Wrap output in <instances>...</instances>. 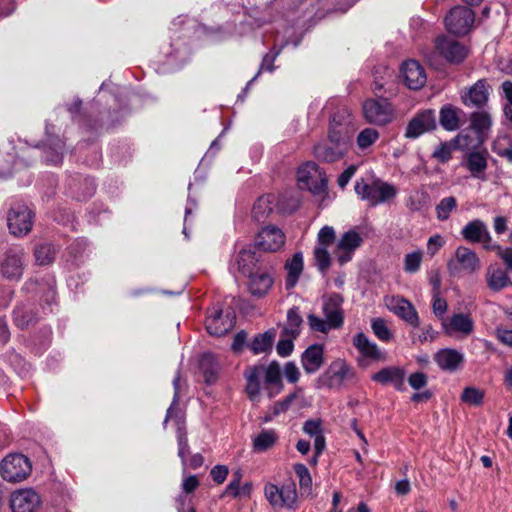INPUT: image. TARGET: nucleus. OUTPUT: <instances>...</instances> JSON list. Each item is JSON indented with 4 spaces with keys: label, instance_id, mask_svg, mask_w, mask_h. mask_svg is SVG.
Instances as JSON below:
<instances>
[{
    "label": "nucleus",
    "instance_id": "obj_1",
    "mask_svg": "<svg viewBox=\"0 0 512 512\" xmlns=\"http://www.w3.org/2000/svg\"><path fill=\"white\" fill-rule=\"evenodd\" d=\"M244 377L247 381L246 393L253 402L259 401L262 381L264 388L268 390L269 398H273L282 389L280 365L276 361L268 365L248 366L244 371Z\"/></svg>",
    "mask_w": 512,
    "mask_h": 512
},
{
    "label": "nucleus",
    "instance_id": "obj_2",
    "mask_svg": "<svg viewBox=\"0 0 512 512\" xmlns=\"http://www.w3.org/2000/svg\"><path fill=\"white\" fill-rule=\"evenodd\" d=\"M356 194L369 202L371 206L388 202L397 195V189L393 184L375 179L372 183H366L364 179L357 180L354 186Z\"/></svg>",
    "mask_w": 512,
    "mask_h": 512
},
{
    "label": "nucleus",
    "instance_id": "obj_3",
    "mask_svg": "<svg viewBox=\"0 0 512 512\" xmlns=\"http://www.w3.org/2000/svg\"><path fill=\"white\" fill-rule=\"evenodd\" d=\"M236 324V315L232 309L224 311L220 303L214 304L207 310L205 327L207 332L216 337L229 333Z\"/></svg>",
    "mask_w": 512,
    "mask_h": 512
},
{
    "label": "nucleus",
    "instance_id": "obj_4",
    "mask_svg": "<svg viewBox=\"0 0 512 512\" xmlns=\"http://www.w3.org/2000/svg\"><path fill=\"white\" fill-rule=\"evenodd\" d=\"M354 369L344 360H334L326 371L318 378L319 387L339 389L346 381L355 380Z\"/></svg>",
    "mask_w": 512,
    "mask_h": 512
},
{
    "label": "nucleus",
    "instance_id": "obj_5",
    "mask_svg": "<svg viewBox=\"0 0 512 512\" xmlns=\"http://www.w3.org/2000/svg\"><path fill=\"white\" fill-rule=\"evenodd\" d=\"M264 495L269 504L274 508H287L296 510L298 507V494L294 482H289L278 487L275 484L267 483L264 486Z\"/></svg>",
    "mask_w": 512,
    "mask_h": 512
},
{
    "label": "nucleus",
    "instance_id": "obj_6",
    "mask_svg": "<svg viewBox=\"0 0 512 512\" xmlns=\"http://www.w3.org/2000/svg\"><path fill=\"white\" fill-rule=\"evenodd\" d=\"M297 180L301 189H307L318 195L327 189V177L323 170L312 161L306 162L297 170Z\"/></svg>",
    "mask_w": 512,
    "mask_h": 512
},
{
    "label": "nucleus",
    "instance_id": "obj_7",
    "mask_svg": "<svg viewBox=\"0 0 512 512\" xmlns=\"http://www.w3.org/2000/svg\"><path fill=\"white\" fill-rule=\"evenodd\" d=\"M364 119L372 125L385 126L394 117V109L387 98H370L362 105Z\"/></svg>",
    "mask_w": 512,
    "mask_h": 512
},
{
    "label": "nucleus",
    "instance_id": "obj_8",
    "mask_svg": "<svg viewBox=\"0 0 512 512\" xmlns=\"http://www.w3.org/2000/svg\"><path fill=\"white\" fill-rule=\"evenodd\" d=\"M34 223V212L24 203H14L7 214V225L11 234L21 237L27 235Z\"/></svg>",
    "mask_w": 512,
    "mask_h": 512
},
{
    "label": "nucleus",
    "instance_id": "obj_9",
    "mask_svg": "<svg viewBox=\"0 0 512 512\" xmlns=\"http://www.w3.org/2000/svg\"><path fill=\"white\" fill-rule=\"evenodd\" d=\"M32 470L30 460L22 454H10L0 464V473L4 480L12 483L26 479Z\"/></svg>",
    "mask_w": 512,
    "mask_h": 512
},
{
    "label": "nucleus",
    "instance_id": "obj_10",
    "mask_svg": "<svg viewBox=\"0 0 512 512\" xmlns=\"http://www.w3.org/2000/svg\"><path fill=\"white\" fill-rule=\"evenodd\" d=\"M437 128L436 114L433 109L419 110L408 121L405 128L404 137L409 140H415L426 133H430Z\"/></svg>",
    "mask_w": 512,
    "mask_h": 512
},
{
    "label": "nucleus",
    "instance_id": "obj_11",
    "mask_svg": "<svg viewBox=\"0 0 512 512\" xmlns=\"http://www.w3.org/2000/svg\"><path fill=\"white\" fill-rule=\"evenodd\" d=\"M352 115L346 106L339 107L332 115L328 140L335 144H346L349 139Z\"/></svg>",
    "mask_w": 512,
    "mask_h": 512
},
{
    "label": "nucleus",
    "instance_id": "obj_12",
    "mask_svg": "<svg viewBox=\"0 0 512 512\" xmlns=\"http://www.w3.org/2000/svg\"><path fill=\"white\" fill-rule=\"evenodd\" d=\"M481 267L477 254L468 247L459 246L455 250V259L447 263V269L451 276H457L462 270L467 273H474Z\"/></svg>",
    "mask_w": 512,
    "mask_h": 512
},
{
    "label": "nucleus",
    "instance_id": "obj_13",
    "mask_svg": "<svg viewBox=\"0 0 512 512\" xmlns=\"http://www.w3.org/2000/svg\"><path fill=\"white\" fill-rule=\"evenodd\" d=\"M23 289L28 293H35L40 295L41 301L45 303L43 306V313H52V305L56 299L55 280L52 277L48 278H30L23 286Z\"/></svg>",
    "mask_w": 512,
    "mask_h": 512
},
{
    "label": "nucleus",
    "instance_id": "obj_14",
    "mask_svg": "<svg viewBox=\"0 0 512 512\" xmlns=\"http://www.w3.org/2000/svg\"><path fill=\"white\" fill-rule=\"evenodd\" d=\"M475 15L472 9L456 6L445 17L446 29L455 35H466L472 27Z\"/></svg>",
    "mask_w": 512,
    "mask_h": 512
},
{
    "label": "nucleus",
    "instance_id": "obj_15",
    "mask_svg": "<svg viewBox=\"0 0 512 512\" xmlns=\"http://www.w3.org/2000/svg\"><path fill=\"white\" fill-rule=\"evenodd\" d=\"M24 271V251L20 248H11L4 254L0 262V273L9 281H19Z\"/></svg>",
    "mask_w": 512,
    "mask_h": 512
},
{
    "label": "nucleus",
    "instance_id": "obj_16",
    "mask_svg": "<svg viewBox=\"0 0 512 512\" xmlns=\"http://www.w3.org/2000/svg\"><path fill=\"white\" fill-rule=\"evenodd\" d=\"M353 345L360 353L358 364L367 366L368 361H385L386 354L380 350L376 343L372 342L363 332H358L353 337Z\"/></svg>",
    "mask_w": 512,
    "mask_h": 512
},
{
    "label": "nucleus",
    "instance_id": "obj_17",
    "mask_svg": "<svg viewBox=\"0 0 512 512\" xmlns=\"http://www.w3.org/2000/svg\"><path fill=\"white\" fill-rule=\"evenodd\" d=\"M435 47L443 58L453 64L463 62L468 55V49L463 44L445 35L436 38Z\"/></svg>",
    "mask_w": 512,
    "mask_h": 512
},
{
    "label": "nucleus",
    "instance_id": "obj_18",
    "mask_svg": "<svg viewBox=\"0 0 512 512\" xmlns=\"http://www.w3.org/2000/svg\"><path fill=\"white\" fill-rule=\"evenodd\" d=\"M489 84L486 79H479L469 88L460 92L462 103L470 108H482L489 99Z\"/></svg>",
    "mask_w": 512,
    "mask_h": 512
},
{
    "label": "nucleus",
    "instance_id": "obj_19",
    "mask_svg": "<svg viewBox=\"0 0 512 512\" xmlns=\"http://www.w3.org/2000/svg\"><path fill=\"white\" fill-rule=\"evenodd\" d=\"M40 504V496L32 488L17 490L12 493L10 499L12 512H35Z\"/></svg>",
    "mask_w": 512,
    "mask_h": 512
},
{
    "label": "nucleus",
    "instance_id": "obj_20",
    "mask_svg": "<svg viewBox=\"0 0 512 512\" xmlns=\"http://www.w3.org/2000/svg\"><path fill=\"white\" fill-rule=\"evenodd\" d=\"M285 243V235L281 229L275 226L263 228L257 235L255 247L265 252H276Z\"/></svg>",
    "mask_w": 512,
    "mask_h": 512
},
{
    "label": "nucleus",
    "instance_id": "obj_21",
    "mask_svg": "<svg viewBox=\"0 0 512 512\" xmlns=\"http://www.w3.org/2000/svg\"><path fill=\"white\" fill-rule=\"evenodd\" d=\"M344 302L343 296L339 293L333 292L323 299V314L327 321L331 324L333 329H339L344 322V313L342 304Z\"/></svg>",
    "mask_w": 512,
    "mask_h": 512
},
{
    "label": "nucleus",
    "instance_id": "obj_22",
    "mask_svg": "<svg viewBox=\"0 0 512 512\" xmlns=\"http://www.w3.org/2000/svg\"><path fill=\"white\" fill-rule=\"evenodd\" d=\"M363 243L360 234L355 230L345 232L339 239L335 254L338 262L343 265L352 259V255Z\"/></svg>",
    "mask_w": 512,
    "mask_h": 512
},
{
    "label": "nucleus",
    "instance_id": "obj_23",
    "mask_svg": "<svg viewBox=\"0 0 512 512\" xmlns=\"http://www.w3.org/2000/svg\"><path fill=\"white\" fill-rule=\"evenodd\" d=\"M386 305L391 312H393L407 324L414 328L419 327V316L411 302L404 299L403 297L396 296L391 297Z\"/></svg>",
    "mask_w": 512,
    "mask_h": 512
},
{
    "label": "nucleus",
    "instance_id": "obj_24",
    "mask_svg": "<svg viewBox=\"0 0 512 512\" xmlns=\"http://www.w3.org/2000/svg\"><path fill=\"white\" fill-rule=\"evenodd\" d=\"M488 152L486 149L472 150L465 154L462 166L471 174V177L486 180L485 171L488 167Z\"/></svg>",
    "mask_w": 512,
    "mask_h": 512
},
{
    "label": "nucleus",
    "instance_id": "obj_25",
    "mask_svg": "<svg viewBox=\"0 0 512 512\" xmlns=\"http://www.w3.org/2000/svg\"><path fill=\"white\" fill-rule=\"evenodd\" d=\"M53 126L46 125V141L43 144V157L47 164L59 165L63 161L64 142L51 133Z\"/></svg>",
    "mask_w": 512,
    "mask_h": 512
},
{
    "label": "nucleus",
    "instance_id": "obj_26",
    "mask_svg": "<svg viewBox=\"0 0 512 512\" xmlns=\"http://www.w3.org/2000/svg\"><path fill=\"white\" fill-rule=\"evenodd\" d=\"M401 76L405 85L413 90L422 88L427 80L424 68L415 60H407L402 64Z\"/></svg>",
    "mask_w": 512,
    "mask_h": 512
},
{
    "label": "nucleus",
    "instance_id": "obj_27",
    "mask_svg": "<svg viewBox=\"0 0 512 512\" xmlns=\"http://www.w3.org/2000/svg\"><path fill=\"white\" fill-rule=\"evenodd\" d=\"M406 372L399 366H389L382 368L371 376L372 381L382 385L391 384L398 391L405 390Z\"/></svg>",
    "mask_w": 512,
    "mask_h": 512
},
{
    "label": "nucleus",
    "instance_id": "obj_28",
    "mask_svg": "<svg viewBox=\"0 0 512 512\" xmlns=\"http://www.w3.org/2000/svg\"><path fill=\"white\" fill-rule=\"evenodd\" d=\"M324 364V347L312 344L301 354V365L307 374L316 373Z\"/></svg>",
    "mask_w": 512,
    "mask_h": 512
},
{
    "label": "nucleus",
    "instance_id": "obj_29",
    "mask_svg": "<svg viewBox=\"0 0 512 512\" xmlns=\"http://www.w3.org/2000/svg\"><path fill=\"white\" fill-rule=\"evenodd\" d=\"M255 249V245H248L242 248L235 258V263L230 266V270L233 271L236 268L244 276L254 272L259 261Z\"/></svg>",
    "mask_w": 512,
    "mask_h": 512
},
{
    "label": "nucleus",
    "instance_id": "obj_30",
    "mask_svg": "<svg viewBox=\"0 0 512 512\" xmlns=\"http://www.w3.org/2000/svg\"><path fill=\"white\" fill-rule=\"evenodd\" d=\"M434 360L442 370L455 372L463 364L464 355L456 349L445 348L435 354Z\"/></svg>",
    "mask_w": 512,
    "mask_h": 512
},
{
    "label": "nucleus",
    "instance_id": "obj_31",
    "mask_svg": "<svg viewBox=\"0 0 512 512\" xmlns=\"http://www.w3.org/2000/svg\"><path fill=\"white\" fill-rule=\"evenodd\" d=\"M69 190L72 195L80 201L92 197L96 190L95 182L88 176L76 175L68 182Z\"/></svg>",
    "mask_w": 512,
    "mask_h": 512
},
{
    "label": "nucleus",
    "instance_id": "obj_32",
    "mask_svg": "<svg viewBox=\"0 0 512 512\" xmlns=\"http://www.w3.org/2000/svg\"><path fill=\"white\" fill-rule=\"evenodd\" d=\"M462 237L470 243H479L483 237L490 239V232L484 221L473 219L469 221L461 230Z\"/></svg>",
    "mask_w": 512,
    "mask_h": 512
},
{
    "label": "nucleus",
    "instance_id": "obj_33",
    "mask_svg": "<svg viewBox=\"0 0 512 512\" xmlns=\"http://www.w3.org/2000/svg\"><path fill=\"white\" fill-rule=\"evenodd\" d=\"M172 419L175 420L177 426L176 439L178 445V457L181 459V464L185 471L187 467V455L190 453L187 430L182 416L175 414Z\"/></svg>",
    "mask_w": 512,
    "mask_h": 512
},
{
    "label": "nucleus",
    "instance_id": "obj_34",
    "mask_svg": "<svg viewBox=\"0 0 512 512\" xmlns=\"http://www.w3.org/2000/svg\"><path fill=\"white\" fill-rule=\"evenodd\" d=\"M485 280L488 288L494 292L501 291L511 284L506 270L497 265L488 266Z\"/></svg>",
    "mask_w": 512,
    "mask_h": 512
},
{
    "label": "nucleus",
    "instance_id": "obj_35",
    "mask_svg": "<svg viewBox=\"0 0 512 512\" xmlns=\"http://www.w3.org/2000/svg\"><path fill=\"white\" fill-rule=\"evenodd\" d=\"M344 145L345 144L331 143L330 141H329V143H327V142L319 143L314 146V150H313L314 156L319 161H322V162H326V163L335 162L343 157L344 150L342 149V146H344Z\"/></svg>",
    "mask_w": 512,
    "mask_h": 512
},
{
    "label": "nucleus",
    "instance_id": "obj_36",
    "mask_svg": "<svg viewBox=\"0 0 512 512\" xmlns=\"http://www.w3.org/2000/svg\"><path fill=\"white\" fill-rule=\"evenodd\" d=\"M249 278V290L257 297L264 296L273 284V278L266 272H252L246 275Z\"/></svg>",
    "mask_w": 512,
    "mask_h": 512
},
{
    "label": "nucleus",
    "instance_id": "obj_37",
    "mask_svg": "<svg viewBox=\"0 0 512 512\" xmlns=\"http://www.w3.org/2000/svg\"><path fill=\"white\" fill-rule=\"evenodd\" d=\"M474 329L472 318L464 313L454 314L450 317L449 323L445 325L448 334L452 332H460L463 335H470Z\"/></svg>",
    "mask_w": 512,
    "mask_h": 512
},
{
    "label": "nucleus",
    "instance_id": "obj_38",
    "mask_svg": "<svg viewBox=\"0 0 512 512\" xmlns=\"http://www.w3.org/2000/svg\"><path fill=\"white\" fill-rule=\"evenodd\" d=\"M38 316L31 305L21 304L13 310V320L20 329L28 328L38 321Z\"/></svg>",
    "mask_w": 512,
    "mask_h": 512
},
{
    "label": "nucleus",
    "instance_id": "obj_39",
    "mask_svg": "<svg viewBox=\"0 0 512 512\" xmlns=\"http://www.w3.org/2000/svg\"><path fill=\"white\" fill-rule=\"evenodd\" d=\"M58 253V247L51 242H41L35 245L33 254L38 265L46 266L52 264Z\"/></svg>",
    "mask_w": 512,
    "mask_h": 512
},
{
    "label": "nucleus",
    "instance_id": "obj_40",
    "mask_svg": "<svg viewBox=\"0 0 512 512\" xmlns=\"http://www.w3.org/2000/svg\"><path fill=\"white\" fill-rule=\"evenodd\" d=\"M285 268L287 270L286 288L291 289L296 285L303 270L302 253H295L293 257L286 262Z\"/></svg>",
    "mask_w": 512,
    "mask_h": 512
},
{
    "label": "nucleus",
    "instance_id": "obj_41",
    "mask_svg": "<svg viewBox=\"0 0 512 512\" xmlns=\"http://www.w3.org/2000/svg\"><path fill=\"white\" fill-rule=\"evenodd\" d=\"M405 206L411 212H419L430 206V196L424 189L412 190L405 199Z\"/></svg>",
    "mask_w": 512,
    "mask_h": 512
},
{
    "label": "nucleus",
    "instance_id": "obj_42",
    "mask_svg": "<svg viewBox=\"0 0 512 512\" xmlns=\"http://www.w3.org/2000/svg\"><path fill=\"white\" fill-rule=\"evenodd\" d=\"M459 112L460 109L445 105L439 112V123L446 131H455L459 128Z\"/></svg>",
    "mask_w": 512,
    "mask_h": 512
},
{
    "label": "nucleus",
    "instance_id": "obj_43",
    "mask_svg": "<svg viewBox=\"0 0 512 512\" xmlns=\"http://www.w3.org/2000/svg\"><path fill=\"white\" fill-rule=\"evenodd\" d=\"M303 320L297 307H292L287 312V323L281 331V336L296 339L300 334V327Z\"/></svg>",
    "mask_w": 512,
    "mask_h": 512
},
{
    "label": "nucleus",
    "instance_id": "obj_44",
    "mask_svg": "<svg viewBox=\"0 0 512 512\" xmlns=\"http://www.w3.org/2000/svg\"><path fill=\"white\" fill-rule=\"evenodd\" d=\"M275 330H268L262 334L256 335L251 344L250 349L254 354H260L268 352L272 349V345L275 339Z\"/></svg>",
    "mask_w": 512,
    "mask_h": 512
},
{
    "label": "nucleus",
    "instance_id": "obj_45",
    "mask_svg": "<svg viewBox=\"0 0 512 512\" xmlns=\"http://www.w3.org/2000/svg\"><path fill=\"white\" fill-rule=\"evenodd\" d=\"M467 136L459 134L449 142H441L433 151L432 157L441 163H447L452 158V152L455 150L460 139H466Z\"/></svg>",
    "mask_w": 512,
    "mask_h": 512
},
{
    "label": "nucleus",
    "instance_id": "obj_46",
    "mask_svg": "<svg viewBox=\"0 0 512 512\" xmlns=\"http://www.w3.org/2000/svg\"><path fill=\"white\" fill-rule=\"evenodd\" d=\"M283 46L284 45H281V47L278 50H275V48H273L270 53H267L263 57L260 69L258 70L256 75L251 80L248 81V83L246 84V87L244 88L243 92L238 95V98H242L246 94V92L250 88V85L254 81H256V79L259 77V75L261 74L262 71H264V70L265 71H269V72L274 71V69H275L274 61L277 58V56L280 54V51L283 48Z\"/></svg>",
    "mask_w": 512,
    "mask_h": 512
},
{
    "label": "nucleus",
    "instance_id": "obj_47",
    "mask_svg": "<svg viewBox=\"0 0 512 512\" xmlns=\"http://www.w3.org/2000/svg\"><path fill=\"white\" fill-rule=\"evenodd\" d=\"M278 436L274 430H263L253 439V449L255 452H265L271 448L277 441Z\"/></svg>",
    "mask_w": 512,
    "mask_h": 512
},
{
    "label": "nucleus",
    "instance_id": "obj_48",
    "mask_svg": "<svg viewBox=\"0 0 512 512\" xmlns=\"http://www.w3.org/2000/svg\"><path fill=\"white\" fill-rule=\"evenodd\" d=\"M491 125V116L486 111L473 112L470 116V126L478 135L488 131Z\"/></svg>",
    "mask_w": 512,
    "mask_h": 512
},
{
    "label": "nucleus",
    "instance_id": "obj_49",
    "mask_svg": "<svg viewBox=\"0 0 512 512\" xmlns=\"http://www.w3.org/2000/svg\"><path fill=\"white\" fill-rule=\"evenodd\" d=\"M272 198V195L261 196L254 203L252 215L256 221L262 222L273 211V208L271 206Z\"/></svg>",
    "mask_w": 512,
    "mask_h": 512
},
{
    "label": "nucleus",
    "instance_id": "obj_50",
    "mask_svg": "<svg viewBox=\"0 0 512 512\" xmlns=\"http://www.w3.org/2000/svg\"><path fill=\"white\" fill-rule=\"evenodd\" d=\"M492 150L499 157L506 159L512 163V140L509 136H499L494 141Z\"/></svg>",
    "mask_w": 512,
    "mask_h": 512
},
{
    "label": "nucleus",
    "instance_id": "obj_51",
    "mask_svg": "<svg viewBox=\"0 0 512 512\" xmlns=\"http://www.w3.org/2000/svg\"><path fill=\"white\" fill-rule=\"evenodd\" d=\"M457 208V200L453 196L445 197L440 200V202L436 205L435 211L436 216L439 221H446L449 219L450 214L456 210Z\"/></svg>",
    "mask_w": 512,
    "mask_h": 512
},
{
    "label": "nucleus",
    "instance_id": "obj_52",
    "mask_svg": "<svg viewBox=\"0 0 512 512\" xmlns=\"http://www.w3.org/2000/svg\"><path fill=\"white\" fill-rule=\"evenodd\" d=\"M380 137L378 130L374 128H365L357 135L356 143L360 150L365 151L370 148Z\"/></svg>",
    "mask_w": 512,
    "mask_h": 512
},
{
    "label": "nucleus",
    "instance_id": "obj_53",
    "mask_svg": "<svg viewBox=\"0 0 512 512\" xmlns=\"http://www.w3.org/2000/svg\"><path fill=\"white\" fill-rule=\"evenodd\" d=\"M371 328L375 336L383 342H389L393 338V333L387 326L386 321L382 318L373 319Z\"/></svg>",
    "mask_w": 512,
    "mask_h": 512
},
{
    "label": "nucleus",
    "instance_id": "obj_54",
    "mask_svg": "<svg viewBox=\"0 0 512 512\" xmlns=\"http://www.w3.org/2000/svg\"><path fill=\"white\" fill-rule=\"evenodd\" d=\"M294 472L299 480V486L304 492L310 493L312 489V478L308 468L301 463L294 465Z\"/></svg>",
    "mask_w": 512,
    "mask_h": 512
},
{
    "label": "nucleus",
    "instance_id": "obj_55",
    "mask_svg": "<svg viewBox=\"0 0 512 512\" xmlns=\"http://www.w3.org/2000/svg\"><path fill=\"white\" fill-rule=\"evenodd\" d=\"M484 395L483 390L469 386L463 390L461 400L469 405L480 406L483 403Z\"/></svg>",
    "mask_w": 512,
    "mask_h": 512
},
{
    "label": "nucleus",
    "instance_id": "obj_56",
    "mask_svg": "<svg viewBox=\"0 0 512 512\" xmlns=\"http://www.w3.org/2000/svg\"><path fill=\"white\" fill-rule=\"evenodd\" d=\"M315 264L319 271L325 272L331 265V257L328 248L324 246H316L314 249Z\"/></svg>",
    "mask_w": 512,
    "mask_h": 512
},
{
    "label": "nucleus",
    "instance_id": "obj_57",
    "mask_svg": "<svg viewBox=\"0 0 512 512\" xmlns=\"http://www.w3.org/2000/svg\"><path fill=\"white\" fill-rule=\"evenodd\" d=\"M422 256L420 250L408 253L404 258V270L407 273L417 272L422 262Z\"/></svg>",
    "mask_w": 512,
    "mask_h": 512
},
{
    "label": "nucleus",
    "instance_id": "obj_58",
    "mask_svg": "<svg viewBox=\"0 0 512 512\" xmlns=\"http://www.w3.org/2000/svg\"><path fill=\"white\" fill-rule=\"evenodd\" d=\"M308 325L311 330L321 333H328L329 330L333 329L327 319H322L315 314H309L307 317Z\"/></svg>",
    "mask_w": 512,
    "mask_h": 512
},
{
    "label": "nucleus",
    "instance_id": "obj_59",
    "mask_svg": "<svg viewBox=\"0 0 512 512\" xmlns=\"http://www.w3.org/2000/svg\"><path fill=\"white\" fill-rule=\"evenodd\" d=\"M335 230L331 226H324L317 235V246L328 248L335 241Z\"/></svg>",
    "mask_w": 512,
    "mask_h": 512
},
{
    "label": "nucleus",
    "instance_id": "obj_60",
    "mask_svg": "<svg viewBox=\"0 0 512 512\" xmlns=\"http://www.w3.org/2000/svg\"><path fill=\"white\" fill-rule=\"evenodd\" d=\"M179 383H180V371L178 370L174 379H173V387H174V396H173V401H172V404L170 405V407L167 409V412H166V417L164 419V422H163V425L164 427L166 426L168 420L170 418H173V415H174V405L177 404L178 402V399H179Z\"/></svg>",
    "mask_w": 512,
    "mask_h": 512
},
{
    "label": "nucleus",
    "instance_id": "obj_61",
    "mask_svg": "<svg viewBox=\"0 0 512 512\" xmlns=\"http://www.w3.org/2000/svg\"><path fill=\"white\" fill-rule=\"evenodd\" d=\"M303 432L310 437H316L323 433L321 419H309L304 422Z\"/></svg>",
    "mask_w": 512,
    "mask_h": 512
},
{
    "label": "nucleus",
    "instance_id": "obj_62",
    "mask_svg": "<svg viewBox=\"0 0 512 512\" xmlns=\"http://www.w3.org/2000/svg\"><path fill=\"white\" fill-rule=\"evenodd\" d=\"M291 337L281 336L280 340L276 345V350L279 356L287 357L289 356L294 349V344Z\"/></svg>",
    "mask_w": 512,
    "mask_h": 512
},
{
    "label": "nucleus",
    "instance_id": "obj_63",
    "mask_svg": "<svg viewBox=\"0 0 512 512\" xmlns=\"http://www.w3.org/2000/svg\"><path fill=\"white\" fill-rule=\"evenodd\" d=\"M296 396V393H291L288 396H286L283 400L276 402L273 406V414L277 416L281 413L286 412L289 409L293 400L296 398Z\"/></svg>",
    "mask_w": 512,
    "mask_h": 512
},
{
    "label": "nucleus",
    "instance_id": "obj_64",
    "mask_svg": "<svg viewBox=\"0 0 512 512\" xmlns=\"http://www.w3.org/2000/svg\"><path fill=\"white\" fill-rule=\"evenodd\" d=\"M408 383L413 389L419 390L426 386L427 376L423 372H415L408 377Z\"/></svg>",
    "mask_w": 512,
    "mask_h": 512
}]
</instances>
